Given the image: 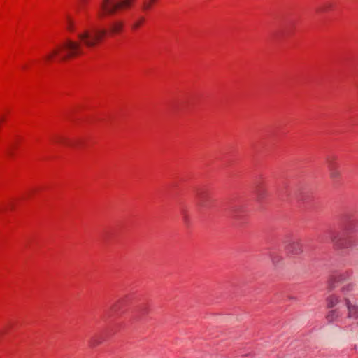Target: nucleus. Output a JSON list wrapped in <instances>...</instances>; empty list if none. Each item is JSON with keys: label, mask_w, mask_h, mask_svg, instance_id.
<instances>
[{"label": "nucleus", "mask_w": 358, "mask_h": 358, "mask_svg": "<svg viewBox=\"0 0 358 358\" xmlns=\"http://www.w3.org/2000/svg\"><path fill=\"white\" fill-rule=\"evenodd\" d=\"M106 34V30L97 27L85 29L78 34L80 41L66 39L62 43L54 47L45 56L47 62H62L83 54V46L95 47Z\"/></svg>", "instance_id": "1"}, {"label": "nucleus", "mask_w": 358, "mask_h": 358, "mask_svg": "<svg viewBox=\"0 0 358 358\" xmlns=\"http://www.w3.org/2000/svg\"><path fill=\"white\" fill-rule=\"evenodd\" d=\"M132 0H101L97 8V16L101 19L107 15L114 14L118 9H124L131 6Z\"/></svg>", "instance_id": "2"}, {"label": "nucleus", "mask_w": 358, "mask_h": 358, "mask_svg": "<svg viewBox=\"0 0 358 358\" xmlns=\"http://www.w3.org/2000/svg\"><path fill=\"white\" fill-rule=\"evenodd\" d=\"M349 274L346 273H340L334 277L333 287L336 286L339 288V292L333 294L327 298V308H331L341 304L343 301H345L343 294L341 291L343 285L348 284V280L349 279Z\"/></svg>", "instance_id": "3"}, {"label": "nucleus", "mask_w": 358, "mask_h": 358, "mask_svg": "<svg viewBox=\"0 0 358 358\" xmlns=\"http://www.w3.org/2000/svg\"><path fill=\"white\" fill-rule=\"evenodd\" d=\"M341 291L348 309V317L350 319L358 318V306L352 301L356 299L355 287L352 283H348L342 286Z\"/></svg>", "instance_id": "4"}, {"label": "nucleus", "mask_w": 358, "mask_h": 358, "mask_svg": "<svg viewBox=\"0 0 358 358\" xmlns=\"http://www.w3.org/2000/svg\"><path fill=\"white\" fill-rule=\"evenodd\" d=\"M327 167L330 178L334 180H338L341 176V172L338 165L333 159H327Z\"/></svg>", "instance_id": "5"}, {"label": "nucleus", "mask_w": 358, "mask_h": 358, "mask_svg": "<svg viewBox=\"0 0 358 358\" xmlns=\"http://www.w3.org/2000/svg\"><path fill=\"white\" fill-rule=\"evenodd\" d=\"M331 242L337 247H343L344 243L341 234L337 231L331 230L328 232Z\"/></svg>", "instance_id": "6"}, {"label": "nucleus", "mask_w": 358, "mask_h": 358, "mask_svg": "<svg viewBox=\"0 0 358 358\" xmlns=\"http://www.w3.org/2000/svg\"><path fill=\"white\" fill-rule=\"evenodd\" d=\"M287 252L293 255H299L302 252V245L296 241H290L285 247Z\"/></svg>", "instance_id": "7"}, {"label": "nucleus", "mask_w": 358, "mask_h": 358, "mask_svg": "<svg viewBox=\"0 0 358 358\" xmlns=\"http://www.w3.org/2000/svg\"><path fill=\"white\" fill-rule=\"evenodd\" d=\"M341 314L338 308L331 310L328 312L327 315V320L329 322H333L336 320H337L340 317Z\"/></svg>", "instance_id": "8"}, {"label": "nucleus", "mask_w": 358, "mask_h": 358, "mask_svg": "<svg viewBox=\"0 0 358 358\" xmlns=\"http://www.w3.org/2000/svg\"><path fill=\"white\" fill-rule=\"evenodd\" d=\"M124 27V24L120 21L113 22L110 25V31L113 34H117L120 32Z\"/></svg>", "instance_id": "9"}, {"label": "nucleus", "mask_w": 358, "mask_h": 358, "mask_svg": "<svg viewBox=\"0 0 358 358\" xmlns=\"http://www.w3.org/2000/svg\"><path fill=\"white\" fill-rule=\"evenodd\" d=\"M65 26L69 31L73 32L75 31L74 22L70 17H66Z\"/></svg>", "instance_id": "10"}, {"label": "nucleus", "mask_w": 358, "mask_h": 358, "mask_svg": "<svg viewBox=\"0 0 358 358\" xmlns=\"http://www.w3.org/2000/svg\"><path fill=\"white\" fill-rule=\"evenodd\" d=\"M271 259L272 261V263L274 266H278L280 265V263L282 262V259L281 257L277 255H271Z\"/></svg>", "instance_id": "11"}, {"label": "nucleus", "mask_w": 358, "mask_h": 358, "mask_svg": "<svg viewBox=\"0 0 358 358\" xmlns=\"http://www.w3.org/2000/svg\"><path fill=\"white\" fill-rule=\"evenodd\" d=\"M155 1L156 0H145L143 4V10H149L151 8L152 4L155 3Z\"/></svg>", "instance_id": "12"}, {"label": "nucleus", "mask_w": 358, "mask_h": 358, "mask_svg": "<svg viewBox=\"0 0 358 358\" xmlns=\"http://www.w3.org/2000/svg\"><path fill=\"white\" fill-rule=\"evenodd\" d=\"M143 22H144V18L142 17L138 20H136V22H134V23L133 24V28L134 29L138 28Z\"/></svg>", "instance_id": "13"}, {"label": "nucleus", "mask_w": 358, "mask_h": 358, "mask_svg": "<svg viewBox=\"0 0 358 358\" xmlns=\"http://www.w3.org/2000/svg\"><path fill=\"white\" fill-rule=\"evenodd\" d=\"M264 192L261 189H259L257 191V196L259 199H262L264 197Z\"/></svg>", "instance_id": "14"}, {"label": "nucleus", "mask_w": 358, "mask_h": 358, "mask_svg": "<svg viewBox=\"0 0 358 358\" xmlns=\"http://www.w3.org/2000/svg\"><path fill=\"white\" fill-rule=\"evenodd\" d=\"M199 205L202 207V208H205L206 207V203H204V201H202L201 199V196H200V201L199 203Z\"/></svg>", "instance_id": "15"}, {"label": "nucleus", "mask_w": 358, "mask_h": 358, "mask_svg": "<svg viewBox=\"0 0 358 358\" xmlns=\"http://www.w3.org/2000/svg\"><path fill=\"white\" fill-rule=\"evenodd\" d=\"M328 8H329V6H324V7L322 8V10H326V9H327Z\"/></svg>", "instance_id": "16"}, {"label": "nucleus", "mask_w": 358, "mask_h": 358, "mask_svg": "<svg viewBox=\"0 0 358 358\" xmlns=\"http://www.w3.org/2000/svg\"><path fill=\"white\" fill-rule=\"evenodd\" d=\"M357 326H358V323H357Z\"/></svg>", "instance_id": "17"}]
</instances>
